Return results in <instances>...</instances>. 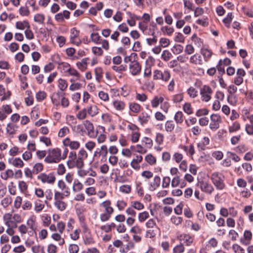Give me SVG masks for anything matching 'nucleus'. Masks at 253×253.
I'll return each mask as SVG.
<instances>
[{"label":"nucleus","instance_id":"1","mask_svg":"<svg viewBox=\"0 0 253 253\" xmlns=\"http://www.w3.org/2000/svg\"><path fill=\"white\" fill-rule=\"evenodd\" d=\"M61 160V151L58 148H51L48 150V154L44 158L47 164L58 163Z\"/></svg>","mask_w":253,"mask_h":253},{"label":"nucleus","instance_id":"2","mask_svg":"<svg viewBox=\"0 0 253 253\" xmlns=\"http://www.w3.org/2000/svg\"><path fill=\"white\" fill-rule=\"evenodd\" d=\"M211 180L217 190H222L225 188L224 176L221 173L213 172L211 175Z\"/></svg>","mask_w":253,"mask_h":253},{"label":"nucleus","instance_id":"3","mask_svg":"<svg viewBox=\"0 0 253 253\" xmlns=\"http://www.w3.org/2000/svg\"><path fill=\"white\" fill-rule=\"evenodd\" d=\"M65 197H66L63 196L60 191H55L53 204L55 207L61 211L65 210L67 207V204L63 201Z\"/></svg>","mask_w":253,"mask_h":253},{"label":"nucleus","instance_id":"4","mask_svg":"<svg viewBox=\"0 0 253 253\" xmlns=\"http://www.w3.org/2000/svg\"><path fill=\"white\" fill-rule=\"evenodd\" d=\"M91 41L95 44H101L102 48L108 51L110 48L109 42L107 40L103 39L98 33H92L90 35Z\"/></svg>","mask_w":253,"mask_h":253},{"label":"nucleus","instance_id":"5","mask_svg":"<svg viewBox=\"0 0 253 253\" xmlns=\"http://www.w3.org/2000/svg\"><path fill=\"white\" fill-rule=\"evenodd\" d=\"M197 186L202 192L207 195H211L214 191L213 186L208 180H199L197 183Z\"/></svg>","mask_w":253,"mask_h":253},{"label":"nucleus","instance_id":"6","mask_svg":"<svg viewBox=\"0 0 253 253\" xmlns=\"http://www.w3.org/2000/svg\"><path fill=\"white\" fill-rule=\"evenodd\" d=\"M213 91L211 88L208 85H204L200 89L201 100L203 102H209L211 98Z\"/></svg>","mask_w":253,"mask_h":253},{"label":"nucleus","instance_id":"7","mask_svg":"<svg viewBox=\"0 0 253 253\" xmlns=\"http://www.w3.org/2000/svg\"><path fill=\"white\" fill-rule=\"evenodd\" d=\"M38 179L43 183L53 184L55 181L56 177L53 173L48 174L42 173L38 176Z\"/></svg>","mask_w":253,"mask_h":253},{"label":"nucleus","instance_id":"8","mask_svg":"<svg viewBox=\"0 0 253 253\" xmlns=\"http://www.w3.org/2000/svg\"><path fill=\"white\" fill-rule=\"evenodd\" d=\"M80 32L76 28H73L70 30V40L71 43L80 46L82 43V41L79 38Z\"/></svg>","mask_w":253,"mask_h":253},{"label":"nucleus","instance_id":"9","mask_svg":"<svg viewBox=\"0 0 253 253\" xmlns=\"http://www.w3.org/2000/svg\"><path fill=\"white\" fill-rule=\"evenodd\" d=\"M129 70L133 76H137L140 74L141 71V65L137 61V59L133 60L129 64Z\"/></svg>","mask_w":253,"mask_h":253},{"label":"nucleus","instance_id":"10","mask_svg":"<svg viewBox=\"0 0 253 253\" xmlns=\"http://www.w3.org/2000/svg\"><path fill=\"white\" fill-rule=\"evenodd\" d=\"M221 122V119L217 114H212L211 116V123L210 128L212 130H215L219 127V125Z\"/></svg>","mask_w":253,"mask_h":253},{"label":"nucleus","instance_id":"11","mask_svg":"<svg viewBox=\"0 0 253 253\" xmlns=\"http://www.w3.org/2000/svg\"><path fill=\"white\" fill-rule=\"evenodd\" d=\"M69 159L67 162V165L69 169H73L74 168H77L80 169L79 167L77 164V159L78 156L76 152L71 151L69 155Z\"/></svg>","mask_w":253,"mask_h":253},{"label":"nucleus","instance_id":"12","mask_svg":"<svg viewBox=\"0 0 253 253\" xmlns=\"http://www.w3.org/2000/svg\"><path fill=\"white\" fill-rule=\"evenodd\" d=\"M108 154V148L106 145H102L100 148H97L94 152L93 157L94 158L99 159L102 158V159H106Z\"/></svg>","mask_w":253,"mask_h":253},{"label":"nucleus","instance_id":"13","mask_svg":"<svg viewBox=\"0 0 253 253\" xmlns=\"http://www.w3.org/2000/svg\"><path fill=\"white\" fill-rule=\"evenodd\" d=\"M87 153L84 149L82 148L80 150L77 159V164L79 167L80 169H82L84 167V160L87 158Z\"/></svg>","mask_w":253,"mask_h":253},{"label":"nucleus","instance_id":"14","mask_svg":"<svg viewBox=\"0 0 253 253\" xmlns=\"http://www.w3.org/2000/svg\"><path fill=\"white\" fill-rule=\"evenodd\" d=\"M63 144L65 147H69L71 150H77L80 146V143L78 141L72 140L69 137H66L62 141Z\"/></svg>","mask_w":253,"mask_h":253},{"label":"nucleus","instance_id":"15","mask_svg":"<svg viewBox=\"0 0 253 253\" xmlns=\"http://www.w3.org/2000/svg\"><path fill=\"white\" fill-rule=\"evenodd\" d=\"M177 239L181 243L183 242V244H185L186 246H190L193 243L194 236L189 234L183 233L178 236Z\"/></svg>","mask_w":253,"mask_h":253},{"label":"nucleus","instance_id":"16","mask_svg":"<svg viewBox=\"0 0 253 253\" xmlns=\"http://www.w3.org/2000/svg\"><path fill=\"white\" fill-rule=\"evenodd\" d=\"M151 27L149 29V33L148 35H151L153 36L152 38L146 39L147 43L149 45L155 44L157 42V38L155 35V30L157 29V26L155 24H151Z\"/></svg>","mask_w":253,"mask_h":253},{"label":"nucleus","instance_id":"17","mask_svg":"<svg viewBox=\"0 0 253 253\" xmlns=\"http://www.w3.org/2000/svg\"><path fill=\"white\" fill-rule=\"evenodd\" d=\"M85 128L87 131L88 136L91 138H95L97 136V131H94V126L89 121L85 120L84 123Z\"/></svg>","mask_w":253,"mask_h":253},{"label":"nucleus","instance_id":"18","mask_svg":"<svg viewBox=\"0 0 253 253\" xmlns=\"http://www.w3.org/2000/svg\"><path fill=\"white\" fill-rule=\"evenodd\" d=\"M58 187L62 191L60 193L66 197H69L70 195L69 188L66 185L63 180H59L58 181Z\"/></svg>","mask_w":253,"mask_h":253},{"label":"nucleus","instance_id":"19","mask_svg":"<svg viewBox=\"0 0 253 253\" xmlns=\"http://www.w3.org/2000/svg\"><path fill=\"white\" fill-rule=\"evenodd\" d=\"M189 62L191 64L195 65L202 66L203 64L202 56L198 53L192 55L190 57Z\"/></svg>","mask_w":253,"mask_h":253},{"label":"nucleus","instance_id":"20","mask_svg":"<svg viewBox=\"0 0 253 253\" xmlns=\"http://www.w3.org/2000/svg\"><path fill=\"white\" fill-rule=\"evenodd\" d=\"M84 189V185L79 179H75L73 181L72 190L74 193H78Z\"/></svg>","mask_w":253,"mask_h":253},{"label":"nucleus","instance_id":"21","mask_svg":"<svg viewBox=\"0 0 253 253\" xmlns=\"http://www.w3.org/2000/svg\"><path fill=\"white\" fill-rule=\"evenodd\" d=\"M26 224L27 227L32 230H36V217L35 215L31 216L27 220Z\"/></svg>","mask_w":253,"mask_h":253},{"label":"nucleus","instance_id":"22","mask_svg":"<svg viewBox=\"0 0 253 253\" xmlns=\"http://www.w3.org/2000/svg\"><path fill=\"white\" fill-rule=\"evenodd\" d=\"M200 53L204 57V60L206 62H208L210 60L213 54L212 52L207 48H201Z\"/></svg>","mask_w":253,"mask_h":253},{"label":"nucleus","instance_id":"23","mask_svg":"<svg viewBox=\"0 0 253 253\" xmlns=\"http://www.w3.org/2000/svg\"><path fill=\"white\" fill-rule=\"evenodd\" d=\"M151 117L146 112H142L138 117V120L140 124L143 126L146 124L150 120Z\"/></svg>","mask_w":253,"mask_h":253},{"label":"nucleus","instance_id":"24","mask_svg":"<svg viewBox=\"0 0 253 253\" xmlns=\"http://www.w3.org/2000/svg\"><path fill=\"white\" fill-rule=\"evenodd\" d=\"M111 202L109 200L105 201L102 202L100 204V207L104 208L105 212H112V213H113L114 211V210L111 206Z\"/></svg>","mask_w":253,"mask_h":253},{"label":"nucleus","instance_id":"25","mask_svg":"<svg viewBox=\"0 0 253 253\" xmlns=\"http://www.w3.org/2000/svg\"><path fill=\"white\" fill-rule=\"evenodd\" d=\"M88 60V58H84L81 61L78 62L76 63V65L78 69L83 72L85 71L87 69Z\"/></svg>","mask_w":253,"mask_h":253},{"label":"nucleus","instance_id":"26","mask_svg":"<svg viewBox=\"0 0 253 253\" xmlns=\"http://www.w3.org/2000/svg\"><path fill=\"white\" fill-rule=\"evenodd\" d=\"M244 240L241 239V242L245 245H248L250 243V241L252 238V234L249 230H246L244 233Z\"/></svg>","mask_w":253,"mask_h":253},{"label":"nucleus","instance_id":"27","mask_svg":"<svg viewBox=\"0 0 253 253\" xmlns=\"http://www.w3.org/2000/svg\"><path fill=\"white\" fill-rule=\"evenodd\" d=\"M98 107L94 105H90V106L86 108L87 114L91 117H93L98 114Z\"/></svg>","mask_w":253,"mask_h":253},{"label":"nucleus","instance_id":"28","mask_svg":"<svg viewBox=\"0 0 253 253\" xmlns=\"http://www.w3.org/2000/svg\"><path fill=\"white\" fill-rule=\"evenodd\" d=\"M67 73L70 75L76 78V80L80 81H84V78L80 75V74L75 69L70 67L68 69Z\"/></svg>","mask_w":253,"mask_h":253},{"label":"nucleus","instance_id":"29","mask_svg":"<svg viewBox=\"0 0 253 253\" xmlns=\"http://www.w3.org/2000/svg\"><path fill=\"white\" fill-rule=\"evenodd\" d=\"M113 105L117 111H123L126 107L125 103L120 100H116L113 101Z\"/></svg>","mask_w":253,"mask_h":253},{"label":"nucleus","instance_id":"30","mask_svg":"<svg viewBox=\"0 0 253 253\" xmlns=\"http://www.w3.org/2000/svg\"><path fill=\"white\" fill-rule=\"evenodd\" d=\"M129 109L131 112L138 114L141 111V106L138 103L132 102L129 104Z\"/></svg>","mask_w":253,"mask_h":253},{"label":"nucleus","instance_id":"31","mask_svg":"<svg viewBox=\"0 0 253 253\" xmlns=\"http://www.w3.org/2000/svg\"><path fill=\"white\" fill-rule=\"evenodd\" d=\"M14 172L11 169H7L4 172H1L0 177L4 180H7L9 178H12L14 176Z\"/></svg>","mask_w":253,"mask_h":253},{"label":"nucleus","instance_id":"32","mask_svg":"<svg viewBox=\"0 0 253 253\" xmlns=\"http://www.w3.org/2000/svg\"><path fill=\"white\" fill-rule=\"evenodd\" d=\"M51 101L52 103L58 106L60 104L61 100V93L58 91L54 92L51 96Z\"/></svg>","mask_w":253,"mask_h":253},{"label":"nucleus","instance_id":"33","mask_svg":"<svg viewBox=\"0 0 253 253\" xmlns=\"http://www.w3.org/2000/svg\"><path fill=\"white\" fill-rule=\"evenodd\" d=\"M164 101V98L162 96H155L151 100V105L153 108H157L159 106L160 103H162Z\"/></svg>","mask_w":253,"mask_h":253},{"label":"nucleus","instance_id":"34","mask_svg":"<svg viewBox=\"0 0 253 253\" xmlns=\"http://www.w3.org/2000/svg\"><path fill=\"white\" fill-rule=\"evenodd\" d=\"M15 27L19 30H24L25 28H30V25L27 21H18L15 24Z\"/></svg>","mask_w":253,"mask_h":253},{"label":"nucleus","instance_id":"35","mask_svg":"<svg viewBox=\"0 0 253 253\" xmlns=\"http://www.w3.org/2000/svg\"><path fill=\"white\" fill-rule=\"evenodd\" d=\"M10 163L15 167L17 168H21L24 166V163L22 160L19 158H15L12 159Z\"/></svg>","mask_w":253,"mask_h":253},{"label":"nucleus","instance_id":"36","mask_svg":"<svg viewBox=\"0 0 253 253\" xmlns=\"http://www.w3.org/2000/svg\"><path fill=\"white\" fill-rule=\"evenodd\" d=\"M145 160L151 166L155 165L157 162L156 157L151 154L147 155L145 157Z\"/></svg>","mask_w":253,"mask_h":253},{"label":"nucleus","instance_id":"37","mask_svg":"<svg viewBox=\"0 0 253 253\" xmlns=\"http://www.w3.org/2000/svg\"><path fill=\"white\" fill-rule=\"evenodd\" d=\"M94 72L96 80L99 83L103 77V70L101 67H96L94 69Z\"/></svg>","mask_w":253,"mask_h":253},{"label":"nucleus","instance_id":"38","mask_svg":"<svg viewBox=\"0 0 253 253\" xmlns=\"http://www.w3.org/2000/svg\"><path fill=\"white\" fill-rule=\"evenodd\" d=\"M165 130L168 132H171L175 127V124L172 121H167L165 125Z\"/></svg>","mask_w":253,"mask_h":253},{"label":"nucleus","instance_id":"39","mask_svg":"<svg viewBox=\"0 0 253 253\" xmlns=\"http://www.w3.org/2000/svg\"><path fill=\"white\" fill-rule=\"evenodd\" d=\"M149 217V213L148 211H146L140 212L138 214V221L141 223L144 222Z\"/></svg>","mask_w":253,"mask_h":253},{"label":"nucleus","instance_id":"40","mask_svg":"<svg viewBox=\"0 0 253 253\" xmlns=\"http://www.w3.org/2000/svg\"><path fill=\"white\" fill-rule=\"evenodd\" d=\"M141 142L142 144L145 145V147L146 148V149L151 148L153 146V141L149 137H144L142 139Z\"/></svg>","mask_w":253,"mask_h":253},{"label":"nucleus","instance_id":"41","mask_svg":"<svg viewBox=\"0 0 253 253\" xmlns=\"http://www.w3.org/2000/svg\"><path fill=\"white\" fill-rule=\"evenodd\" d=\"M70 133V129L68 126H65L60 128L58 133V136L62 138Z\"/></svg>","mask_w":253,"mask_h":253},{"label":"nucleus","instance_id":"42","mask_svg":"<svg viewBox=\"0 0 253 253\" xmlns=\"http://www.w3.org/2000/svg\"><path fill=\"white\" fill-rule=\"evenodd\" d=\"M34 19L36 22L39 23V24H43L45 20V17L43 14L38 13L34 16Z\"/></svg>","mask_w":253,"mask_h":253},{"label":"nucleus","instance_id":"43","mask_svg":"<svg viewBox=\"0 0 253 253\" xmlns=\"http://www.w3.org/2000/svg\"><path fill=\"white\" fill-rule=\"evenodd\" d=\"M161 30L164 35H167L168 36L171 35L174 32V29L173 27L167 26L161 27Z\"/></svg>","mask_w":253,"mask_h":253},{"label":"nucleus","instance_id":"44","mask_svg":"<svg viewBox=\"0 0 253 253\" xmlns=\"http://www.w3.org/2000/svg\"><path fill=\"white\" fill-rule=\"evenodd\" d=\"M174 119L178 124H181L183 122V114L181 111H178L174 115Z\"/></svg>","mask_w":253,"mask_h":253},{"label":"nucleus","instance_id":"45","mask_svg":"<svg viewBox=\"0 0 253 253\" xmlns=\"http://www.w3.org/2000/svg\"><path fill=\"white\" fill-rule=\"evenodd\" d=\"M103 48L99 46H93L91 48V51L95 55H97L98 56H101L103 54Z\"/></svg>","mask_w":253,"mask_h":253},{"label":"nucleus","instance_id":"46","mask_svg":"<svg viewBox=\"0 0 253 253\" xmlns=\"http://www.w3.org/2000/svg\"><path fill=\"white\" fill-rule=\"evenodd\" d=\"M12 201V198L7 196L1 201L0 204L4 208H6L11 203Z\"/></svg>","mask_w":253,"mask_h":253},{"label":"nucleus","instance_id":"47","mask_svg":"<svg viewBox=\"0 0 253 253\" xmlns=\"http://www.w3.org/2000/svg\"><path fill=\"white\" fill-rule=\"evenodd\" d=\"M130 204L134 209L138 211L142 210L144 208V205L139 201H132Z\"/></svg>","mask_w":253,"mask_h":253},{"label":"nucleus","instance_id":"48","mask_svg":"<svg viewBox=\"0 0 253 253\" xmlns=\"http://www.w3.org/2000/svg\"><path fill=\"white\" fill-rule=\"evenodd\" d=\"M44 208V205L40 200L36 201L35 203V211L37 212L41 211Z\"/></svg>","mask_w":253,"mask_h":253},{"label":"nucleus","instance_id":"49","mask_svg":"<svg viewBox=\"0 0 253 253\" xmlns=\"http://www.w3.org/2000/svg\"><path fill=\"white\" fill-rule=\"evenodd\" d=\"M233 19V15L232 13H228L226 17L223 19V22L224 23L225 26L229 28L230 26V23L231 22Z\"/></svg>","mask_w":253,"mask_h":253},{"label":"nucleus","instance_id":"50","mask_svg":"<svg viewBox=\"0 0 253 253\" xmlns=\"http://www.w3.org/2000/svg\"><path fill=\"white\" fill-rule=\"evenodd\" d=\"M172 57V54L168 50H165L162 54V59L165 61H169Z\"/></svg>","mask_w":253,"mask_h":253},{"label":"nucleus","instance_id":"51","mask_svg":"<svg viewBox=\"0 0 253 253\" xmlns=\"http://www.w3.org/2000/svg\"><path fill=\"white\" fill-rule=\"evenodd\" d=\"M187 92L189 96L192 98L196 97L198 95V91L193 86H190Z\"/></svg>","mask_w":253,"mask_h":253},{"label":"nucleus","instance_id":"52","mask_svg":"<svg viewBox=\"0 0 253 253\" xmlns=\"http://www.w3.org/2000/svg\"><path fill=\"white\" fill-rule=\"evenodd\" d=\"M112 69L119 73H121L124 71L126 70V65H114L112 67Z\"/></svg>","mask_w":253,"mask_h":253},{"label":"nucleus","instance_id":"53","mask_svg":"<svg viewBox=\"0 0 253 253\" xmlns=\"http://www.w3.org/2000/svg\"><path fill=\"white\" fill-rule=\"evenodd\" d=\"M184 111L188 115L192 114L193 113V108L190 103H185L183 106Z\"/></svg>","mask_w":253,"mask_h":253},{"label":"nucleus","instance_id":"54","mask_svg":"<svg viewBox=\"0 0 253 253\" xmlns=\"http://www.w3.org/2000/svg\"><path fill=\"white\" fill-rule=\"evenodd\" d=\"M58 87L62 91H64L68 86L67 81L62 79H60L58 80Z\"/></svg>","mask_w":253,"mask_h":253},{"label":"nucleus","instance_id":"55","mask_svg":"<svg viewBox=\"0 0 253 253\" xmlns=\"http://www.w3.org/2000/svg\"><path fill=\"white\" fill-rule=\"evenodd\" d=\"M161 178L159 176H155L154 178L153 181L151 183V185L154 188L156 189L160 185Z\"/></svg>","mask_w":253,"mask_h":253},{"label":"nucleus","instance_id":"56","mask_svg":"<svg viewBox=\"0 0 253 253\" xmlns=\"http://www.w3.org/2000/svg\"><path fill=\"white\" fill-rule=\"evenodd\" d=\"M164 140V135L160 132H157L156 134L155 142L160 145L163 144Z\"/></svg>","mask_w":253,"mask_h":253},{"label":"nucleus","instance_id":"57","mask_svg":"<svg viewBox=\"0 0 253 253\" xmlns=\"http://www.w3.org/2000/svg\"><path fill=\"white\" fill-rule=\"evenodd\" d=\"M185 248L183 243L176 245L173 249V253H183L184 252Z\"/></svg>","mask_w":253,"mask_h":253},{"label":"nucleus","instance_id":"58","mask_svg":"<svg viewBox=\"0 0 253 253\" xmlns=\"http://www.w3.org/2000/svg\"><path fill=\"white\" fill-rule=\"evenodd\" d=\"M172 52L174 54H179L183 50V47L180 44H175L171 49Z\"/></svg>","mask_w":253,"mask_h":253},{"label":"nucleus","instance_id":"59","mask_svg":"<svg viewBox=\"0 0 253 253\" xmlns=\"http://www.w3.org/2000/svg\"><path fill=\"white\" fill-rule=\"evenodd\" d=\"M140 133L138 131H134L132 132L131 134V140L133 143L137 142L139 139Z\"/></svg>","mask_w":253,"mask_h":253},{"label":"nucleus","instance_id":"60","mask_svg":"<svg viewBox=\"0 0 253 253\" xmlns=\"http://www.w3.org/2000/svg\"><path fill=\"white\" fill-rule=\"evenodd\" d=\"M113 214L112 212H104L100 214V218L101 221L105 222L110 219L111 217V215Z\"/></svg>","mask_w":253,"mask_h":253},{"label":"nucleus","instance_id":"61","mask_svg":"<svg viewBox=\"0 0 253 253\" xmlns=\"http://www.w3.org/2000/svg\"><path fill=\"white\" fill-rule=\"evenodd\" d=\"M119 190L123 193L129 194L131 192V187L129 185H123L120 187Z\"/></svg>","mask_w":253,"mask_h":253},{"label":"nucleus","instance_id":"62","mask_svg":"<svg viewBox=\"0 0 253 253\" xmlns=\"http://www.w3.org/2000/svg\"><path fill=\"white\" fill-rule=\"evenodd\" d=\"M87 112L86 108L80 110L76 115L77 119L80 120L84 119L86 117Z\"/></svg>","mask_w":253,"mask_h":253},{"label":"nucleus","instance_id":"63","mask_svg":"<svg viewBox=\"0 0 253 253\" xmlns=\"http://www.w3.org/2000/svg\"><path fill=\"white\" fill-rule=\"evenodd\" d=\"M95 243V241L91 236V235L89 234H86L85 236V237L84 238V243L86 245H89L93 244Z\"/></svg>","mask_w":253,"mask_h":253},{"label":"nucleus","instance_id":"64","mask_svg":"<svg viewBox=\"0 0 253 253\" xmlns=\"http://www.w3.org/2000/svg\"><path fill=\"white\" fill-rule=\"evenodd\" d=\"M43 169V165L42 164L40 163H36L33 168V171L34 173L36 174L39 173L42 171Z\"/></svg>","mask_w":253,"mask_h":253}]
</instances>
